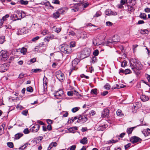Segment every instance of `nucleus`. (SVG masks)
<instances>
[{"mask_svg": "<svg viewBox=\"0 0 150 150\" xmlns=\"http://www.w3.org/2000/svg\"><path fill=\"white\" fill-rule=\"evenodd\" d=\"M99 54V51L98 50H96L94 51L93 52V55L94 56H97Z\"/></svg>", "mask_w": 150, "mask_h": 150, "instance_id": "8fccbe9b", "label": "nucleus"}, {"mask_svg": "<svg viewBox=\"0 0 150 150\" xmlns=\"http://www.w3.org/2000/svg\"><path fill=\"white\" fill-rule=\"evenodd\" d=\"M28 145H30V144H28V143H25L24 145L21 146V148L20 149H25L27 147V146H28Z\"/></svg>", "mask_w": 150, "mask_h": 150, "instance_id": "de8ad7c7", "label": "nucleus"}, {"mask_svg": "<svg viewBox=\"0 0 150 150\" xmlns=\"http://www.w3.org/2000/svg\"><path fill=\"white\" fill-rule=\"evenodd\" d=\"M11 17L13 18L14 19V21L18 20H19V18H18L17 14H13L11 15Z\"/></svg>", "mask_w": 150, "mask_h": 150, "instance_id": "473e14b6", "label": "nucleus"}, {"mask_svg": "<svg viewBox=\"0 0 150 150\" xmlns=\"http://www.w3.org/2000/svg\"><path fill=\"white\" fill-rule=\"evenodd\" d=\"M127 62L125 60H124L122 63L121 66L122 67H124L126 66L127 64Z\"/></svg>", "mask_w": 150, "mask_h": 150, "instance_id": "09e8293b", "label": "nucleus"}, {"mask_svg": "<svg viewBox=\"0 0 150 150\" xmlns=\"http://www.w3.org/2000/svg\"><path fill=\"white\" fill-rule=\"evenodd\" d=\"M79 62V59L77 58H75L72 62V68L70 69V71L69 72V74L70 75L72 72L73 70H76L77 68L76 66Z\"/></svg>", "mask_w": 150, "mask_h": 150, "instance_id": "f03ea898", "label": "nucleus"}, {"mask_svg": "<svg viewBox=\"0 0 150 150\" xmlns=\"http://www.w3.org/2000/svg\"><path fill=\"white\" fill-rule=\"evenodd\" d=\"M97 91L98 90L96 88L92 89L91 90V93L92 94H94L96 96L97 95Z\"/></svg>", "mask_w": 150, "mask_h": 150, "instance_id": "2f4dec72", "label": "nucleus"}, {"mask_svg": "<svg viewBox=\"0 0 150 150\" xmlns=\"http://www.w3.org/2000/svg\"><path fill=\"white\" fill-rule=\"evenodd\" d=\"M108 93V92L107 91H104L101 93V95L104 96L107 95Z\"/></svg>", "mask_w": 150, "mask_h": 150, "instance_id": "69168bd1", "label": "nucleus"}, {"mask_svg": "<svg viewBox=\"0 0 150 150\" xmlns=\"http://www.w3.org/2000/svg\"><path fill=\"white\" fill-rule=\"evenodd\" d=\"M142 133L145 137L148 136L150 134V129L147 128L146 129H144L142 131Z\"/></svg>", "mask_w": 150, "mask_h": 150, "instance_id": "dca6fc26", "label": "nucleus"}, {"mask_svg": "<svg viewBox=\"0 0 150 150\" xmlns=\"http://www.w3.org/2000/svg\"><path fill=\"white\" fill-rule=\"evenodd\" d=\"M88 35L86 32L83 31L81 33L80 38L82 39H85L88 37Z\"/></svg>", "mask_w": 150, "mask_h": 150, "instance_id": "aec40b11", "label": "nucleus"}, {"mask_svg": "<svg viewBox=\"0 0 150 150\" xmlns=\"http://www.w3.org/2000/svg\"><path fill=\"white\" fill-rule=\"evenodd\" d=\"M140 125H138L135 127H132L128 128H127V133L129 134H131L134 129L137 126H139Z\"/></svg>", "mask_w": 150, "mask_h": 150, "instance_id": "412c9836", "label": "nucleus"}, {"mask_svg": "<svg viewBox=\"0 0 150 150\" xmlns=\"http://www.w3.org/2000/svg\"><path fill=\"white\" fill-rule=\"evenodd\" d=\"M53 30L55 32L57 33L59 32L61 30V28H59L55 27V26H54L53 27Z\"/></svg>", "mask_w": 150, "mask_h": 150, "instance_id": "c9c22d12", "label": "nucleus"}, {"mask_svg": "<svg viewBox=\"0 0 150 150\" xmlns=\"http://www.w3.org/2000/svg\"><path fill=\"white\" fill-rule=\"evenodd\" d=\"M57 144L56 142H52L50 144V147L56 146H57Z\"/></svg>", "mask_w": 150, "mask_h": 150, "instance_id": "79ce46f5", "label": "nucleus"}, {"mask_svg": "<svg viewBox=\"0 0 150 150\" xmlns=\"http://www.w3.org/2000/svg\"><path fill=\"white\" fill-rule=\"evenodd\" d=\"M56 76L57 78L61 81H63L64 79V75L62 72H60L59 74L57 75Z\"/></svg>", "mask_w": 150, "mask_h": 150, "instance_id": "ddd939ff", "label": "nucleus"}, {"mask_svg": "<svg viewBox=\"0 0 150 150\" xmlns=\"http://www.w3.org/2000/svg\"><path fill=\"white\" fill-rule=\"evenodd\" d=\"M88 140L86 137H84L83 139H81L80 142L83 144H85L87 143Z\"/></svg>", "mask_w": 150, "mask_h": 150, "instance_id": "a878e982", "label": "nucleus"}, {"mask_svg": "<svg viewBox=\"0 0 150 150\" xmlns=\"http://www.w3.org/2000/svg\"><path fill=\"white\" fill-rule=\"evenodd\" d=\"M21 114L27 116L28 114V110H23Z\"/></svg>", "mask_w": 150, "mask_h": 150, "instance_id": "a18cd8bd", "label": "nucleus"}, {"mask_svg": "<svg viewBox=\"0 0 150 150\" xmlns=\"http://www.w3.org/2000/svg\"><path fill=\"white\" fill-rule=\"evenodd\" d=\"M142 141V139L139 137L134 136L131 137L130 138V141L132 144H134L138 142H140Z\"/></svg>", "mask_w": 150, "mask_h": 150, "instance_id": "0eeeda50", "label": "nucleus"}, {"mask_svg": "<svg viewBox=\"0 0 150 150\" xmlns=\"http://www.w3.org/2000/svg\"><path fill=\"white\" fill-rule=\"evenodd\" d=\"M104 88L105 89L109 90L110 88V86L109 84L107 83L104 86Z\"/></svg>", "mask_w": 150, "mask_h": 150, "instance_id": "6e6d98bb", "label": "nucleus"}, {"mask_svg": "<svg viewBox=\"0 0 150 150\" xmlns=\"http://www.w3.org/2000/svg\"><path fill=\"white\" fill-rule=\"evenodd\" d=\"M105 13L107 15H116L117 13L115 11H112L110 9H107L105 11Z\"/></svg>", "mask_w": 150, "mask_h": 150, "instance_id": "9d476101", "label": "nucleus"}, {"mask_svg": "<svg viewBox=\"0 0 150 150\" xmlns=\"http://www.w3.org/2000/svg\"><path fill=\"white\" fill-rule=\"evenodd\" d=\"M54 96L57 99H59L64 98L65 95L63 91L60 89L54 93Z\"/></svg>", "mask_w": 150, "mask_h": 150, "instance_id": "7ed1b4c3", "label": "nucleus"}, {"mask_svg": "<svg viewBox=\"0 0 150 150\" xmlns=\"http://www.w3.org/2000/svg\"><path fill=\"white\" fill-rule=\"evenodd\" d=\"M8 69V67L6 64H4L0 66V72H3L6 71Z\"/></svg>", "mask_w": 150, "mask_h": 150, "instance_id": "f8f14e48", "label": "nucleus"}, {"mask_svg": "<svg viewBox=\"0 0 150 150\" xmlns=\"http://www.w3.org/2000/svg\"><path fill=\"white\" fill-rule=\"evenodd\" d=\"M116 114L117 116L122 117L124 116V114L122 112V110L120 109H118L116 112Z\"/></svg>", "mask_w": 150, "mask_h": 150, "instance_id": "393cba45", "label": "nucleus"}, {"mask_svg": "<svg viewBox=\"0 0 150 150\" xmlns=\"http://www.w3.org/2000/svg\"><path fill=\"white\" fill-rule=\"evenodd\" d=\"M141 99L144 102L146 101L149 99V97L145 95H142L140 97Z\"/></svg>", "mask_w": 150, "mask_h": 150, "instance_id": "5701e85b", "label": "nucleus"}, {"mask_svg": "<svg viewBox=\"0 0 150 150\" xmlns=\"http://www.w3.org/2000/svg\"><path fill=\"white\" fill-rule=\"evenodd\" d=\"M23 133L25 134H28L30 132L28 128H26L24 129L23 131Z\"/></svg>", "mask_w": 150, "mask_h": 150, "instance_id": "e2e57ef3", "label": "nucleus"}, {"mask_svg": "<svg viewBox=\"0 0 150 150\" xmlns=\"http://www.w3.org/2000/svg\"><path fill=\"white\" fill-rule=\"evenodd\" d=\"M5 41V37L4 36L0 37V43L1 44H3Z\"/></svg>", "mask_w": 150, "mask_h": 150, "instance_id": "f704fd0d", "label": "nucleus"}, {"mask_svg": "<svg viewBox=\"0 0 150 150\" xmlns=\"http://www.w3.org/2000/svg\"><path fill=\"white\" fill-rule=\"evenodd\" d=\"M127 10L128 11L134 12L135 10L134 7L133 6L127 5Z\"/></svg>", "mask_w": 150, "mask_h": 150, "instance_id": "b1692460", "label": "nucleus"}, {"mask_svg": "<svg viewBox=\"0 0 150 150\" xmlns=\"http://www.w3.org/2000/svg\"><path fill=\"white\" fill-rule=\"evenodd\" d=\"M57 11L58 12H59V13L60 15L64 14L65 12V11L63 8L59 9Z\"/></svg>", "mask_w": 150, "mask_h": 150, "instance_id": "e433bc0d", "label": "nucleus"}, {"mask_svg": "<svg viewBox=\"0 0 150 150\" xmlns=\"http://www.w3.org/2000/svg\"><path fill=\"white\" fill-rule=\"evenodd\" d=\"M40 38L39 36H36L35 38H33L32 40L31 41L33 42H35L38 40Z\"/></svg>", "mask_w": 150, "mask_h": 150, "instance_id": "13d9d810", "label": "nucleus"}, {"mask_svg": "<svg viewBox=\"0 0 150 150\" xmlns=\"http://www.w3.org/2000/svg\"><path fill=\"white\" fill-rule=\"evenodd\" d=\"M88 120L87 116L85 115H80L78 117L77 122L80 123H83Z\"/></svg>", "mask_w": 150, "mask_h": 150, "instance_id": "423d86ee", "label": "nucleus"}, {"mask_svg": "<svg viewBox=\"0 0 150 150\" xmlns=\"http://www.w3.org/2000/svg\"><path fill=\"white\" fill-rule=\"evenodd\" d=\"M108 127L107 125H100L97 128L98 131H103Z\"/></svg>", "mask_w": 150, "mask_h": 150, "instance_id": "2eb2a0df", "label": "nucleus"}, {"mask_svg": "<svg viewBox=\"0 0 150 150\" xmlns=\"http://www.w3.org/2000/svg\"><path fill=\"white\" fill-rule=\"evenodd\" d=\"M97 58L95 56H93L91 59L90 62L91 64H94L95 63L97 62Z\"/></svg>", "mask_w": 150, "mask_h": 150, "instance_id": "bb28decb", "label": "nucleus"}, {"mask_svg": "<svg viewBox=\"0 0 150 150\" xmlns=\"http://www.w3.org/2000/svg\"><path fill=\"white\" fill-rule=\"evenodd\" d=\"M52 3L55 4H59V1L58 0H53L52 1Z\"/></svg>", "mask_w": 150, "mask_h": 150, "instance_id": "0e129e2a", "label": "nucleus"}, {"mask_svg": "<svg viewBox=\"0 0 150 150\" xmlns=\"http://www.w3.org/2000/svg\"><path fill=\"white\" fill-rule=\"evenodd\" d=\"M109 110L107 109H105L104 110L102 113V117H108L109 116Z\"/></svg>", "mask_w": 150, "mask_h": 150, "instance_id": "9b49d317", "label": "nucleus"}, {"mask_svg": "<svg viewBox=\"0 0 150 150\" xmlns=\"http://www.w3.org/2000/svg\"><path fill=\"white\" fill-rule=\"evenodd\" d=\"M47 78L45 76L43 79V86L45 89H46L47 88Z\"/></svg>", "mask_w": 150, "mask_h": 150, "instance_id": "6ab92c4d", "label": "nucleus"}, {"mask_svg": "<svg viewBox=\"0 0 150 150\" xmlns=\"http://www.w3.org/2000/svg\"><path fill=\"white\" fill-rule=\"evenodd\" d=\"M70 47L67 45H62L60 48L61 51L65 54H69L71 53Z\"/></svg>", "mask_w": 150, "mask_h": 150, "instance_id": "20e7f679", "label": "nucleus"}, {"mask_svg": "<svg viewBox=\"0 0 150 150\" xmlns=\"http://www.w3.org/2000/svg\"><path fill=\"white\" fill-rule=\"evenodd\" d=\"M60 15V14H59V12L57 11L55 13H53V16L54 18L56 19L59 17Z\"/></svg>", "mask_w": 150, "mask_h": 150, "instance_id": "c85d7f7f", "label": "nucleus"}, {"mask_svg": "<svg viewBox=\"0 0 150 150\" xmlns=\"http://www.w3.org/2000/svg\"><path fill=\"white\" fill-rule=\"evenodd\" d=\"M68 113L67 111H64L63 112V116L64 117H67L68 115Z\"/></svg>", "mask_w": 150, "mask_h": 150, "instance_id": "052dcab7", "label": "nucleus"}, {"mask_svg": "<svg viewBox=\"0 0 150 150\" xmlns=\"http://www.w3.org/2000/svg\"><path fill=\"white\" fill-rule=\"evenodd\" d=\"M131 73V71L128 69H127L125 70V75Z\"/></svg>", "mask_w": 150, "mask_h": 150, "instance_id": "5fc2aeb1", "label": "nucleus"}, {"mask_svg": "<svg viewBox=\"0 0 150 150\" xmlns=\"http://www.w3.org/2000/svg\"><path fill=\"white\" fill-rule=\"evenodd\" d=\"M91 52L89 48H84L80 54V57L82 59L88 57L89 56Z\"/></svg>", "mask_w": 150, "mask_h": 150, "instance_id": "f257e3e1", "label": "nucleus"}, {"mask_svg": "<svg viewBox=\"0 0 150 150\" xmlns=\"http://www.w3.org/2000/svg\"><path fill=\"white\" fill-rule=\"evenodd\" d=\"M139 17L144 20H146V15L145 13H141L139 15Z\"/></svg>", "mask_w": 150, "mask_h": 150, "instance_id": "7c9ffc66", "label": "nucleus"}, {"mask_svg": "<svg viewBox=\"0 0 150 150\" xmlns=\"http://www.w3.org/2000/svg\"><path fill=\"white\" fill-rule=\"evenodd\" d=\"M27 52V49L24 47H22L21 50V52L23 54H25Z\"/></svg>", "mask_w": 150, "mask_h": 150, "instance_id": "72a5a7b5", "label": "nucleus"}, {"mask_svg": "<svg viewBox=\"0 0 150 150\" xmlns=\"http://www.w3.org/2000/svg\"><path fill=\"white\" fill-rule=\"evenodd\" d=\"M71 7H73L71 9V11L73 12H76L79 10V8L76 4H71Z\"/></svg>", "mask_w": 150, "mask_h": 150, "instance_id": "f3484780", "label": "nucleus"}, {"mask_svg": "<svg viewBox=\"0 0 150 150\" xmlns=\"http://www.w3.org/2000/svg\"><path fill=\"white\" fill-rule=\"evenodd\" d=\"M28 32L27 30L25 28H21V29L18 30L17 32V34L18 35H21L24 34Z\"/></svg>", "mask_w": 150, "mask_h": 150, "instance_id": "1a4fd4ad", "label": "nucleus"}, {"mask_svg": "<svg viewBox=\"0 0 150 150\" xmlns=\"http://www.w3.org/2000/svg\"><path fill=\"white\" fill-rule=\"evenodd\" d=\"M118 141L117 140H114L113 139H112L108 141L109 143H116Z\"/></svg>", "mask_w": 150, "mask_h": 150, "instance_id": "680f3d73", "label": "nucleus"}, {"mask_svg": "<svg viewBox=\"0 0 150 150\" xmlns=\"http://www.w3.org/2000/svg\"><path fill=\"white\" fill-rule=\"evenodd\" d=\"M40 126L36 124L33 126L30 129L31 131L33 132H36L39 129Z\"/></svg>", "mask_w": 150, "mask_h": 150, "instance_id": "6e6552de", "label": "nucleus"}, {"mask_svg": "<svg viewBox=\"0 0 150 150\" xmlns=\"http://www.w3.org/2000/svg\"><path fill=\"white\" fill-rule=\"evenodd\" d=\"M74 94V92L73 91H68L67 92V95L69 96H72Z\"/></svg>", "mask_w": 150, "mask_h": 150, "instance_id": "603ef678", "label": "nucleus"}, {"mask_svg": "<svg viewBox=\"0 0 150 150\" xmlns=\"http://www.w3.org/2000/svg\"><path fill=\"white\" fill-rule=\"evenodd\" d=\"M20 3L21 4L25 5L27 4H28V1H27L21 0L20 1Z\"/></svg>", "mask_w": 150, "mask_h": 150, "instance_id": "4c0bfd02", "label": "nucleus"}, {"mask_svg": "<svg viewBox=\"0 0 150 150\" xmlns=\"http://www.w3.org/2000/svg\"><path fill=\"white\" fill-rule=\"evenodd\" d=\"M19 15H21V18H23L25 16V14L24 11H21L20 12H19Z\"/></svg>", "mask_w": 150, "mask_h": 150, "instance_id": "37998d69", "label": "nucleus"}, {"mask_svg": "<svg viewBox=\"0 0 150 150\" xmlns=\"http://www.w3.org/2000/svg\"><path fill=\"white\" fill-rule=\"evenodd\" d=\"M42 70L41 69H33L32 70V71L34 73H38L40 72Z\"/></svg>", "mask_w": 150, "mask_h": 150, "instance_id": "58836bf2", "label": "nucleus"}, {"mask_svg": "<svg viewBox=\"0 0 150 150\" xmlns=\"http://www.w3.org/2000/svg\"><path fill=\"white\" fill-rule=\"evenodd\" d=\"M9 15L8 14H6L4 16L2 19L0 20V26H1L4 22L6 21L7 20V18H8Z\"/></svg>", "mask_w": 150, "mask_h": 150, "instance_id": "4468645a", "label": "nucleus"}, {"mask_svg": "<svg viewBox=\"0 0 150 150\" xmlns=\"http://www.w3.org/2000/svg\"><path fill=\"white\" fill-rule=\"evenodd\" d=\"M23 135V134L22 133H18L16 134L15 135V138L16 139H19Z\"/></svg>", "mask_w": 150, "mask_h": 150, "instance_id": "cd10ccee", "label": "nucleus"}, {"mask_svg": "<svg viewBox=\"0 0 150 150\" xmlns=\"http://www.w3.org/2000/svg\"><path fill=\"white\" fill-rule=\"evenodd\" d=\"M7 145L9 147L11 148H13V143L11 142L7 143Z\"/></svg>", "mask_w": 150, "mask_h": 150, "instance_id": "864d4df0", "label": "nucleus"}, {"mask_svg": "<svg viewBox=\"0 0 150 150\" xmlns=\"http://www.w3.org/2000/svg\"><path fill=\"white\" fill-rule=\"evenodd\" d=\"M26 90L27 91L31 93L33 91V89L32 87L31 86H29L28 87L26 88Z\"/></svg>", "mask_w": 150, "mask_h": 150, "instance_id": "49530a36", "label": "nucleus"}, {"mask_svg": "<svg viewBox=\"0 0 150 150\" xmlns=\"http://www.w3.org/2000/svg\"><path fill=\"white\" fill-rule=\"evenodd\" d=\"M8 59L7 52L5 50H2L0 52V59L2 61H5Z\"/></svg>", "mask_w": 150, "mask_h": 150, "instance_id": "39448f33", "label": "nucleus"}, {"mask_svg": "<svg viewBox=\"0 0 150 150\" xmlns=\"http://www.w3.org/2000/svg\"><path fill=\"white\" fill-rule=\"evenodd\" d=\"M110 147L109 146L104 147L101 148V150H110Z\"/></svg>", "mask_w": 150, "mask_h": 150, "instance_id": "338daca9", "label": "nucleus"}, {"mask_svg": "<svg viewBox=\"0 0 150 150\" xmlns=\"http://www.w3.org/2000/svg\"><path fill=\"white\" fill-rule=\"evenodd\" d=\"M70 48L71 47H74L75 46V42H70Z\"/></svg>", "mask_w": 150, "mask_h": 150, "instance_id": "bf43d9fd", "label": "nucleus"}, {"mask_svg": "<svg viewBox=\"0 0 150 150\" xmlns=\"http://www.w3.org/2000/svg\"><path fill=\"white\" fill-rule=\"evenodd\" d=\"M48 33L49 31L46 29H44L41 33L42 34L44 35Z\"/></svg>", "mask_w": 150, "mask_h": 150, "instance_id": "c03bdc74", "label": "nucleus"}, {"mask_svg": "<svg viewBox=\"0 0 150 150\" xmlns=\"http://www.w3.org/2000/svg\"><path fill=\"white\" fill-rule=\"evenodd\" d=\"M97 39H94L93 40V45L95 46H98L100 45V44L97 42Z\"/></svg>", "mask_w": 150, "mask_h": 150, "instance_id": "a19ab883", "label": "nucleus"}, {"mask_svg": "<svg viewBox=\"0 0 150 150\" xmlns=\"http://www.w3.org/2000/svg\"><path fill=\"white\" fill-rule=\"evenodd\" d=\"M112 40V38H110L108 39L107 40V41L106 42L108 44H109V43H112L114 42Z\"/></svg>", "mask_w": 150, "mask_h": 150, "instance_id": "3c124183", "label": "nucleus"}, {"mask_svg": "<svg viewBox=\"0 0 150 150\" xmlns=\"http://www.w3.org/2000/svg\"><path fill=\"white\" fill-rule=\"evenodd\" d=\"M124 85L121 84H116L113 86L112 88V89H115V88H123L124 87Z\"/></svg>", "mask_w": 150, "mask_h": 150, "instance_id": "4be33fe9", "label": "nucleus"}, {"mask_svg": "<svg viewBox=\"0 0 150 150\" xmlns=\"http://www.w3.org/2000/svg\"><path fill=\"white\" fill-rule=\"evenodd\" d=\"M112 41L113 42H118L120 40V37L117 35H115L112 37Z\"/></svg>", "mask_w": 150, "mask_h": 150, "instance_id": "a211bd4d", "label": "nucleus"}, {"mask_svg": "<svg viewBox=\"0 0 150 150\" xmlns=\"http://www.w3.org/2000/svg\"><path fill=\"white\" fill-rule=\"evenodd\" d=\"M140 33L143 35H144L145 34H148L149 33V30L148 29H145V30H142L141 29L140 30Z\"/></svg>", "mask_w": 150, "mask_h": 150, "instance_id": "c756f323", "label": "nucleus"}, {"mask_svg": "<svg viewBox=\"0 0 150 150\" xmlns=\"http://www.w3.org/2000/svg\"><path fill=\"white\" fill-rule=\"evenodd\" d=\"M76 146L75 145H73L70 147V150H75Z\"/></svg>", "mask_w": 150, "mask_h": 150, "instance_id": "774afa93", "label": "nucleus"}, {"mask_svg": "<svg viewBox=\"0 0 150 150\" xmlns=\"http://www.w3.org/2000/svg\"><path fill=\"white\" fill-rule=\"evenodd\" d=\"M106 24L107 26H111L113 24L110 21H107L106 22Z\"/></svg>", "mask_w": 150, "mask_h": 150, "instance_id": "4d7b16f0", "label": "nucleus"}, {"mask_svg": "<svg viewBox=\"0 0 150 150\" xmlns=\"http://www.w3.org/2000/svg\"><path fill=\"white\" fill-rule=\"evenodd\" d=\"M80 109V108L79 107H76L74 108H73L71 109V111L73 112H75L76 111H78L79 109Z\"/></svg>", "mask_w": 150, "mask_h": 150, "instance_id": "ea45409f", "label": "nucleus"}]
</instances>
